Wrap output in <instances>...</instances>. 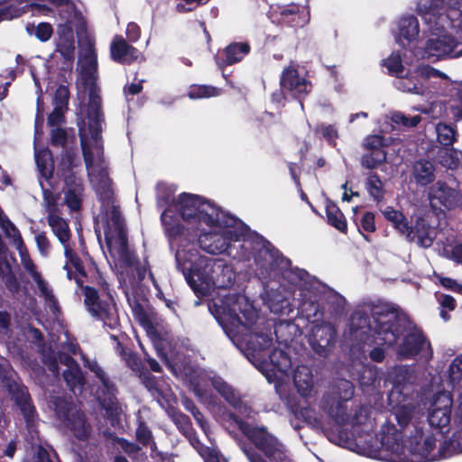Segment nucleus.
<instances>
[{"label":"nucleus","instance_id":"obj_24","mask_svg":"<svg viewBox=\"0 0 462 462\" xmlns=\"http://www.w3.org/2000/svg\"><path fill=\"white\" fill-rule=\"evenodd\" d=\"M293 382L298 393L301 396H311L314 391V379L310 367L307 365H299L295 370Z\"/></svg>","mask_w":462,"mask_h":462},{"label":"nucleus","instance_id":"obj_16","mask_svg":"<svg viewBox=\"0 0 462 462\" xmlns=\"http://www.w3.org/2000/svg\"><path fill=\"white\" fill-rule=\"evenodd\" d=\"M84 360V365L87 366L91 372H93L96 376L100 380L104 392L106 393L107 397H105L101 401V404L103 408L106 411V414L114 420L115 418H118L120 415L122 409L119 406V403L114 397V393L116 391L114 384L110 382L109 378L106 376V373L99 366V365L96 361H91L86 359L82 356Z\"/></svg>","mask_w":462,"mask_h":462},{"label":"nucleus","instance_id":"obj_5","mask_svg":"<svg viewBox=\"0 0 462 462\" xmlns=\"http://www.w3.org/2000/svg\"><path fill=\"white\" fill-rule=\"evenodd\" d=\"M405 317L387 302L368 303L351 316L350 332L355 339L377 345H393L404 331Z\"/></svg>","mask_w":462,"mask_h":462},{"label":"nucleus","instance_id":"obj_11","mask_svg":"<svg viewBox=\"0 0 462 462\" xmlns=\"http://www.w3.org/2000/svg\"><path fill=\"white\" fill-rule=\"evenodd\" d=\"M176 207L182 219L191 224L201 221L211 224L215 221V217H220V213L223 212L210 202L189 193L179 196Z\"/></svg>","mask_w":462,"mask_h":462},{"label":"nucleus","instance_id":"obj_30","mask_svg":"<svg viewBox=\"0 0 462 462\" xmlns=\"http://www.w3.org/2000/svg\"><path fill=\"white\" fill-rule=\"evenodd\" d=\"M383 214L402 235H404L411 241L414 239V236H411L412 228L409 227L405 217L400 211L393 208H386Z\"/></svg>","mask_w":462,"mask_h":462},{"label":"nucleus","instance_id":"obj_32","mask_svg":"<svg viewBox=\"0 0 462 462\" xmlns=\"http://www.w3.org/2000/svg\"><path fill=\"white\" fill-rule=\"evenodd\" d=\"M399 79L396 81L395 86L398 89L403 92H409L412 94L422 95L425 91V88L423 83L417 79L416 75L413 73L409 77H398Z\"/></svg>","mask_w":462,"mask_h":462},{"label":"nucleus","instance_id":"obj_48","mask_svg":"<svg viewBox=\"0 0 462 462\" xmlns=\"http://www.w3.org/2000/svg\"><path fill=\"white\" fill-rule=\"evenodd\" d=\"M383 66H385L390 74L401 77L403 74V65L402 63L401 56L398 53H393L387 59L383 60Z\"/></svg>","mask_w":462,"mask_h":462},{"label":"nucleus","instance_id":"obj_12","mask_svg":"<svg viewBox=\"0 0 462 462\" xmlns=\"http://www.w3.org/2000/svg\"><path fill=\"white\" fill-rule=\"evenodd\" d=\"M85 305L90 315L101 320L104 326L116 328L119 318L114 300L108 293L99 294L94 288L86 286L84 289Z\"/></svg>","mask_w":462,"mask_h":462},{"label":"nucleus","instance_id":"obj_63","mask_svg":"<svg viewBox=\"0 0 462 462\" xmlns=\"http://www.w3.org/2000/svg\"><path fill=\"white\" fill-rule=\"evenodd\" d=\"M450 109L456 119L462 118V90L458 93L457 98L450 105Z\"/></svg>","mask_w":462,"mask_h":462},{"label":"nucleus","instance_id":"obj_35","mask_svg":"<svg viewBox=\"0 0 462 462\" xmlns=\"http://www.w3.org/2000/svg\"><path fill=\"white\" fill-rule=\"evenodd\" d=\"M35 161L41 177L46 180H49L53 173V163L50 152L48 150L36 151Z\"/></svg>","mask_w":462,"mask_h":462},{"label":"nucleus","instance_id":"obj_22","mask_svg":"<svg viewBox=\"0 0 462 462\" xmlns=\"http://www.w3.org/2000/svg\"><path fill=\"white\" fill-rule=\"evenodd\" d=\"M398 30L397 41L402 46H406L418 39L420 33L419 22L412 15L402 17L399 21Z\"/></svg>","mask_w":462,"mask_h":462},{"label":"nucleus","instance_id":"obj_15","mask_svg":"<svg viewBox=\"0 0 462 462\" xmlns=\"http://www.w3.org/2000/svg\"><path fill=\"white\" fill-rule=\"evenodd\" d=\"M430 208L437 211H444L457 207L461 201L460 193L446 182L439 180L426 191Z\"/></svg>","mask_w":462,"mask_h":462},{"label":"nucleus","instance_id":"obj_19","mask_svg":"<svg viewBox=\"0 0 462 462\" xmlns=\"http://www.w3.org/2000/svg\"><path fill=\"white\" fill-rule=\"evenodd\" d=\"M281 87L282 90L289 91L295 97L307 94L311 88L310 83L304 77H301L292 65L282 71Z\"/></svg>","mask_w":462,"mask_h":462},{"label":"nucleus","instance_id":"obj_43","mask_svg":"<svg viewBox=\"0 0 462 462\" xmlns=\"http://www.w3.org/2000/svg\"><path fill=\"white\" fill-rule=\"evenodd\" d=\"M386 160L385 151L368 152L361 157L360 162L364 168L373 170L379 167Z\"/></svg>","mask_w":462,"mask_h":462},{"label":"nucleus","instance_id":"obj_17","mask_svg":"<svg viewBox=\"0 0 462 462\" xmlns=\"http://www.w3.org/2000/svg\"><path fill=\"white\" fill-rule=\"evenodd\" d=\"M255 262L263 272L269 273L273 271H283L287 269L291 263L290 260L284 258L278 251L271 248L267 243H262L261 248L255 256Z\"/></svg>","mask_w":462,"mask_h":462},{"label":"nucleus","instance_id":"obj_53","mask_svg":"<svg viewBox=\"0 0 462 462\" xmlns=\"http://www.w3.org/2000/svg\"><path fill=\"white\" fill-rule=\"evenodd\" d=\"M15 399L25 416H30L32 411V406L29 402L28 394L23 387L17 386V394Z\"/></svg>","mask_w":462,"mask_h":462},{"label":"nucleus","instance_id":"obj_20","mask_svg":"<svg viewBox=\"0 0 462 462\" xmlns=\"http://www.w3.org/2000/svg\"><path fill=\"white\" fill-rule=\"evenodd\" d=\"M212 385L239 413L251 417L252 409L241 402L239 394L222 378L214 377L212 379Z\"/></svg>","mask_w":462,"mask_h":462},{"label":"nucleus","instance_id":"obj_45","mask_svg":"<svg viewBox=\"0 0 462 462\" xmlns=\"http://www.w3.org/2000/svg\"><path fill=\"white\" fill-rule=\"evenodd\" d=\"M0 275L10 291L16 292L18 291L19 282L12 273L10 264L5 261H0Z\"/></svg>","mask_w":462,"mask_h":462},{"label":"nucleus","instance_id":"obj_10","mask_svg":"<svg viewBox=\"0 0 462 462\" xmlns=\"http://www.w3.org/2000/svg\"><path fill=\"white\" fill-rule=\"evenodd\" d=\"M47 222L51 232L64 248L67 262L63 268L67 271V277L69 280L74 279L78 285H82L85 273L80 259L71 248V232L68 222L59 213L47 216Z\"/></svg>","mask_w":462,"mask_h":462},{"label":"nucleus","instance_id":"obj_54","mask_svg":"<svg viewBox=\"0 0 462 462\" xmlns=\"http://www.w3.org/2000/svg\"><path fill=\"white\" fill-rule=\"evenodd\" d=\"M391 120L396 125H402L403 126H415L420 122V116H406L400 112H394L391 116Z\"/></svg>","mask_w":462,"mask_h":462},{"label":"nucleus","instance_id":"obj_9","mask_svg":"<svg viewBox=\"0 0 462 462\" xmlns=\"http://www.w3.org/2000/svg\"><path fill=\"white\" fill-rule=\"evenodd\" d=\"M406 371L407 369L404 367H395L389 373L390 379L396 375L393 382V387L389 394V402L393 406L397 423L403 431L401 432L403 438L413 431V426L416 425L412 421L420 412L418 405L408 400L406 396H402V380L397 376L402 375Z\"/></svg>","mask_w":462,"mask_h":462},{"label":"nucleus","instance_id":"obj_18","mask_svg":"<svg viewBox=\"0 0 462 462\" xmlns=\"http://www.w3.org/2000/svg\"><path fill=\"white\" fill-rule=\"evenodd\" d=\"M427 346V356H432L430 345L426 342V339L420 330L418 328L411 329L404 337L403 342L399 346L397 355L401 359L410 358L418 355L424 347Z\"/></svg>","mask_w":462,"mask_h":462},{"label":"nucleus","instance_id":"obj_60","mask_svg":"<svg viewBox=\"0 0 462 462\" xmlns=\"http://www.w3.org/2000/svg\"><path fill=\"white\" fill-rule=\"evenodd\" d=\"M319 130L324 138L330 143L335 145V141L337 138V131L333 125H321Z\"/></svg>","mask_w":462,"mask_h":462},{"label":"nucleus","instance_id":"obj_28","mask_svg":"<svg viewBox=\"0 0 462 462\" xmlns=\"http://www.w3.org/2000/svg\"><path fill=\"white\" fill-rule=\"evenodd\" d=\"M412 176L417 184L426 186L435 180V167L429 161H418L413 166Z\"/></svg>","mask_w":462,"mask_h":462},{"label":"nucleus","instance_id":"obj_14","mask_svg":"<svg viewBox=\"0 0 462 462\" xmlns=\"http://www.w3.org/2000/svg\"><path fill=\"white\" fill-rule=\"evenodd\" d=\"M452 405V396L448 392H439L435 394L428 409L429 425L440 431L448 429L451 420Z\"/></svg>","mask_w":462,"mask_h":462},{"label":"nucleus","instance_id":"obj_33","mask_svg":"<svg viewBox=\"0 0 462 462\" xmlns=\"http://www.w3.org/2000/svg\"><path fill=\"white\" fill-rule=\"evenodd\" d=\"M250 47L247 43H231L224 51L225 64L231 65L240 61L246 54H248Z\"/></svg>","mask_w":462,"mask_h":462},{"label":"nucleus","instance_id":"obj_38","mask_svg":"<svg viewBox=\"0 0 462 462\" xmlns=\"http://www.w3.org/2000/svg\"><path fill=\"white\" fill-rule=\"evenodd\" d=\"M365 188L375 201H381L383 199L385 193L383 184L375 173L371 172L367 175Z\"/></svg>","mask_w":462,"mask_h":462},{"label":"nucleus","instance_id":"obj_59","mask_svg":"<svg viewBox=\"0 0 462 462\" xmlns=\"http://www.w3.org/2000/svg\"><path fill=\"white\" fill-rule=\"evenodd\" d=\"M136 438L143 445H148L152 440V432L145 425L141 423L136 429Z\"/></svg>","mask_w":462,"mask_h":462},{"label":"nucleus","instance_id":"obj_34","mask_svg":"<svg viewBox=\"0 0 462 462\" xmlns=\"http://www.w3.org/2000/svg\"><path fill=\"white\" fill-rule=\"evenodd\" d=\"M83 185L81 181L75 180L73 184L69 185L65 193V203L71 210H79L81 206Z\"/></svg>","mask_w":462,"mask_h":462},{"label":"nucleus","instance_id":"obj_40","mask_svg":"<svg viewBox=\"0 0 462 462\" xmlns=\"http://www.w3.org/2000/svg\"><path fill=\"white\" fill-rule=\"evenodd\" d=\"M449 381L453 387H457V391L461 390L459 394V404L462 403V354L456 357L449 366Z\"/></svg>","mask_w":462,"mask_h":462},{"label":"nucleus","instance_id":"obj_50","mask_svg":"<svg viewBox=\"0 0 462 462\" xmlns=\"http://www.w3.org/2000/svg\"><path fill=\"white\" fill-rule=\"evenodd\" d=\"M417 79H419L422 83L424 80L429 79L430 78H441L447 79V75L429 65L419 66L414 71Z\"/></svg>","mask_w":462,"mask_h":462},{"label":"nucleus","instance_id":"obj_55","mask_svg":"<svg viewBox=\"0 0 462 462\" xmlns=\"http://www.w3.org/2000/svg\"><path fill=\"white\" fill-rule=\"evenodd\" d=\"M53 33L52 26L49 23H40L35 27V36L41 42H47Z\"/></svg>","mask_w":462,"mask_h":462},{"label":"nucleus","instance_id":"obj_36","mask_svg":"<svg viewBox=\"0 0 462 462\" xmlns=\"http://www.w3.org/2000/svg\"><path fill=\"white\" fill-rule=\"evenodd\" d=\"M438 142L444 146H450L457 138V129L455 125L446 123H439L436 127Z\"/></svg>","mask_w":462,"mask_h":462},{"label":"nucleus","instance_id":"obj_13","mask_svg":"<svg viewBox=\"0 0 462 462\" xmlns=\"http://www.w3.org/2000/svg\"><path fill=\"white\" fill-rule=\"evenodd\" d=\"M55 411L58 417L69 428L77 439L85 440L88 438L90 426L76 405L67 400L59 399L55 402Z\"/></svg>","mask_w":462,"mask_h":462},{"label":"nucleus","instance_id":"obj_57","mask_svg":"<svg viewBox=\"0 0 462 462\" xmlns=\"http://www.w3.org/2000/svg\"><path fill=\"white\" fill-rule=\"evenodd\" d=\"M35 242L41 254L47 256L51 249L50 240L44 232L38 233L35 236Z\"/></svg>","mask_w":462,"mask_h":462},{"label":"nucleus","instance_id":"obj_64","mask_svg":"<svg viewBox=\"0 0 462 462\" xmlns=\"http://www.w3.org/2000/svg\"><path fill=\"white\" fill-rule=\"evenodd\" d=\"M440 283L445 288L462 294V284L457 283L455 280L450 278H441Z\"/></svg>","mask_w":462,"mask_h":462},{"label":"nucleus","instance_id":"obj_23","mask_svg":"<svg viewBox=\"0 0 462 462\" xmlns=\"http://www.w3.org/2000/svg\"><path fill=\"white\" fill-rule=\"evenodd\" d=\"M59 360L67 367V369L63 371V377L67 385L72 391H75L77 387H81L84 379L77 363L70 356L66 355H60Z\"/></svg>","mask_w":462,"mask_h":462},{"label":"nucleus","instance_id":"obj_49","mask_svg":"<svg viewBox=\"0 0 462 462\" xmlns=\"http://www.w3.org/2000/svg\"><path fill=\"white\" fill-rule=\"evenodd\" d=\"M329 415L334 419V420L339 424L347 426L348 425V417L346 414V406L341 402H337L336 404H332L329 408Z\"/></svg>","mask_w":462,"mask_h":462},{"label":"nucleus","instance_id":"obj_47","mask_svg":"<svg viewBox=\"0 0 462 462\" xmlns=\"http://www.w3.org/2000/svg\"><path fill=\"white\" fill-rule=\"evenodd\" d=\"M340 401H348L354 395V387L351 382L347 380H338L335 385L333 393Z\"/></svg>","mask_w":462,"mask_h":462},{"label":"nucleus","instance_id":"obj_58","mask_svg":"<svg viewBox=\"0 0 462 462\" xmlns=\"http://www.w3.org/2000/svg\"><path fill=\"white\" fill-rule=\"evenodd\" d=\"M69 97V91L67 87L60 86L55 93V105L56 106L65 107L67 106Z\"/></svg>","mask_w":462,"mask_h":462},{"label":"nucleus","instance_id":"obj_41","mask_svg":"<svg viewBox=\"0 0 462 462\" xmlns=\"http://www.w3.org/2000/svg\"><path fill=\"white\" fill-rule=\"evenodd\" d=\"M328 223L340 232H346V222L341 210L335 204L328 203L326 207Z\"/></svg>","mask_w":462,"mask_h":462},{"label":"nucleus","instance_id":"obj_37","mask_svg":"<svg viewBox=\"0 0 462 462\" xmlns=\"http://www.w3.org/2000/svg\"><path fill=\"white\" fill-rule=\"evenodd\" d=\"M439 163L448 169H457L462 164V152L457 149H444L439 152Z\"/></svg>","mask_w":462,"mask_h":462},{"label":"nucleus","instance_id":"obj_8","mask_svg":"<svg viewBox=\"0 0 462 462\" xmlns=\"http://www.w3.org/2000/svg\"><path fill=\"white\" fill-rule=\"evenodd\" d=\"M223 422L236 424L268 459L264 460L253 449L243 448L249 462H291L284 446L274 436L269 434L265 428L253 427L231 413L224 416Z\"/></svg>","mask_w":462,"mask_h":462},{"label":"nucleus","instance_id":"obj_6","mask_svg":"<svg viewBox=\"0 0 462 462\" xmlns=\"http://www.w3.org/2000/svg\"><path fill=\"white\" fill-rule=\"evenodd\" d=\"M175 258L177 267L196 293L207 295L216 288H227L235 282L231 266L221 259L199 255L194 245L188 244L178 249Z\"/></svg>","mask_w":462,"mask_h":462},{"label":"nucleus","instance_id":"obj_42","mask_svg":"<svg viewBox=\"0 0 462 462\" xmlns=\"http://www.w3.org/2000/svg\"><path fill=\"white\" fill-rule=\"evenodd\" d=\"M220 89L205 85H193L190 86L188 91V97L190 99H198V98H208L212 97H217L220 95Z\"/></svg>","mask_w":462,"mask_h":462},{"label":"nucleus","instance_id":"obj_3","mask_svg":"<svg viewBox=\"0 0 462 462\" xmlns=\"http://www.w3.org/2000/svg\"><path fill=\"white\" fill-rule=\"evenodd\" d=\"M442 0H423L417 12L428 25L423 49L428 59L446 60L462 56V0H449L446 13L433 12Z\"/></svg>","mask_w":462,"mask_h":462},{"label":"nucleus","instance_id":"obj_7","mask_svg":"<svg viewBox=\"0 0 462 462\" xmlns=\"http://www.w3.org/2000/svg\"><path fill=\"white\" fill-rule=\"evenodd\" d=\"M212 227L210 232L199 237L200 247L208 254H218L228 251L231 242L245 241L249 235L247 226L239 219L226 212L215 217V221L207 224Z\"/></svg>","mask_w":462,"mask_h":462},{"label":"nucleus","instance_id":"obj_29","mask_svg":"<svg viewBox=\"0 0 462 462\" xmlns=\"http://www.w3.org/2000/svg\"><path fill=\"white\" fill-rule=\"evenodd\" d=\"M414 229L415 235L412 233L411 236H417L418 244L425 248L430 247L435 239L436 230L422 217L418 218Z\"/></svg>","mask_w":462,"mask_h":462},{"label":"nucleus","instance_id":"obj_61","mask_svg":"<svg viewBox=\"0 0 462 462\" xmlns=\"http://www.w3.org/2000/svg\"><path fill=\"white\" fill-rule=\"evenodd\" d=\"M67 140L66 133L61 128H54L51 131V143L53 145H64Z\"/></svg>","mask_w":462,"mask_h":462},{"label":"nucleus","instance_id":"obj_2","mask_svg":"<svg viewBox=\"0 0 462 462\" xmlns=\"http://www.w3.org/2000/svg\"><path fill=\"white\" fill-rule=\"evenodd\" d=\"M458 424L452 436L437 445L436 435L430 430L413 426L411 434L403 436L393 425L381 430V448H364L362 453L391 462H430L462 453V403L457 409Z\"/></svg>","mask_w":462,"mask_h":462},{"label":"nucleus","instance_id":"obj_26","mask_svg":"<svg viewBox=\"0 0 462 462\" xmlns=\"http://www.w3.org/2000/svg\"><path fill=\"white\" fill-rule=\"evenodd\" d=\"M142 325L145 328L148 336L152 340L158 354L164 359H168V351L172 354V349L170 342L162 335V331L154 327L148 319H141Z\"/></svg>","mask_w":462,"mask_h":462},{"label":"nucleus","instance_id":"obj_51","mask_svg":"<svg viewBox=\"0 0 462 462\" xmlns=\"http://www.w3.org/2000/svg\"><path fill=\"white\" fill-rule=\"evenodd\" d=\"M377 369L374 366H365L359 375V383L362 386L375 387L377 383Z\"/></svg>","mask_w":462,"mask_h":462},{"label":"nucleus","instance_id":"obj_1","mask_svg":"<svg viewBox=\"0 0 462 462\" xmlns=\"http://www.w3.org/2000/svg\"><path fill=\"white\" fill-rule=\"evenodd\" d=\"M62 22L58 25L55 39L56 51L69 61L75 57L74 30L79 38V56L78 60V87L82 95H88L87 108L81 107L78 117L80 143L88 178L101 201V212L97 223H124L121 213L115 205L108 167L103 153L100 140L101 99L97 86V56L92 39L86 34V23L82 14L67 0L57 5Z\"/></svg>","mask_w":462,"mask_h":462},{"label":"nucleus","instance_id":"obj_52","mask_svg":"<svg viewBox=\"0 0 462 462\" xmlns=\"http://www.w3.org/2000/svg\"><path fill=\"white\" fill-rule=\"evenodd\" d=\"M294 413L298 419L302 420L311 426L318 427L319 425V421L316 417L315 411L310 407H300L296 410Z\"/></svg>","mask_w":462,"mask_h":462},{"label":"nucleus","instance_id":"obj_56","mask_svg":"<svg viewBox=\"0 0 462 462\" xmlns=\"http://www.w3.org/2000/svg\"><path fill=\"white\" fill-rule=\"evenodd\" d=\"M364 145L368 152L384 151V139L381 135H371L365 140Z\"/></svg>","mask_w":462,"mask_h":462},{"label":"nucleus","instance_id":"obj_31","mask_svg":"<svg viewBox=\"0 0 462 462\" xmlns=\"http://www.w3.org/2000/svg\"><path fill=\"white\" fill-rule=\"evenodd\" d=\"M349 424L354 430L353 436L361 437L362 433H368L372 428V422L369 420L367 410L361 408L351 419Z\"/></svg>","mask_w":462,"mask_h":462},{"label":"nucleus","instance_id":"obj_62","mask_svg":"<svg viewBox=\"0 0 462 462\" xmlns=\"http://www.w3.org/2000/svg\"><path fill=\"white\" fill-rule=\"evenodd\" d=\"M361 226L366 232H374L375 230L374 216L371 212H366L361 220Z\"/></svg>","mask_w":462,"mask_h":462},{"label":"nucleus","instance_id":"obj_4","mask_svg":"<svg viewBox=\"0 0 462 462\" xmlns=\"http://www.w3.org/2000/svg\"><path fill=\"white\" fill-rule=\"evenodd\" d=\"M209 310L232 341L257 354L272 346L273 338L260 332L257 311L245 296L221 295Z\"/></svg>","mask_w":462,"mask_h":462},{"label":"nucleus","instance_id":"obj_46","mask_svg":"<svg viewBox=\"0 0 462 462\" xmlns=\"http://www.w3.org/2000/svg\"><path fill=\"white\" fill-rule=\"evenodd\" d=\"M40 185L43 191V207L45 208L47 216L59 213L58 196L50 191L49 189H45L43 187L42 180H40Z\"/></svg>","mask_w":462,"mask_h":462},{"label":"nucleus","instance_id":"obj_44","mask_svg":"<svg viewBox=\"0 0 462 462\" xmlns=\"http://www.w3.org/2000/svg\"><path fill=\"white\" fill-rule=\"evenodd\" d=\"M162 221L165 227V232L171 239H176L183 232V226L173 219L171 214L166 210L162 214Z\"/></svg>","mask_w":462,"mask_h":462},{"label":"nucleus","instance_id":"obj_21","mask_svg":"<svg viewBox=\"0 0 462 462\" xmlns=\"http://www.w3.org/2000/svg\"><path fill=\"white\" fill-rule=\"evenodd\" d=\"M110 54L113 60L120 63H130L137 60L142 55L133 46L129 45L122 36H116L110 45Z\"/></svg>","mask_w":462,"mask_h":462},{"label":"nucleus","instance_id":"obj_39","mask_svg":"<svg viewBox=\"0 0 462 462\" xmlns=\"http://www.w3.org/2000/svg\"><path fill=\"white\" fill-rule=\"evenodd\" d=\"M313 336L320 340L322 346H329L335 342L336 330L330 323H323L315 326L313 328Z\"/></svg>","mask_w":462,"mask_h":462},{"label":"nucleus","instance_id":"obj_27","mask_svg":"<svg viewBox=\"0 0 462 462\" xmlns=\"http://www.w3.org/2000/svg\"><path fill=\"white\" fill-rule=\"evenodd\" d=\"M270 365L273 366L271 371L275 377L282 379L287 376L291 368V360L288 355L282 349H274L269 355Z\"/></svg>","mask_w":462,"mask_h":462},{"label":"nucleus","instance_id":"obj_25","mask_svg":"<svg viewBox=\"0 0 462 462\" xmlns=\"http://www.w3.org/2000/svg\"><path fill=\"white\" fill-rule=\"evenodd\" d=\"M24 3L25 5L23 6L14 7L13 5H10L7 8L2 9L0 13V20H10L19 17L29 10L42 15H49L52 13L51 8L46 5L35 3L29 4V2Z\"/></svg>","mask_w":462,"mask_h":462}]
</instances>
